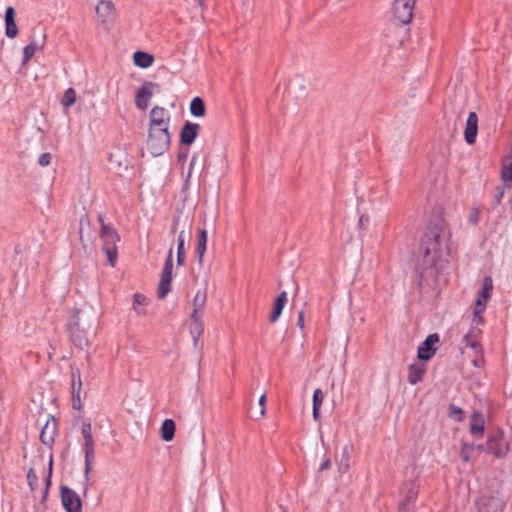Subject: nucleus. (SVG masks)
<instances>
[{
    "label": "nucleus",
    "mask_w": 512,
    "mask_h": 512,
    "mask_svg": "<svg viewBox=\"0 0 512 512\" xmlns=\"http://www.w3.org/2000/svg\"><path fill=\"white\" fill-rule=\"evenodd\" d=\"M178 223H179V218H174L173 219V223H172V226H171V233H176L177 231V228H178Z\"/></svg>",
    "instance_id": "nucleus-54"
},
{
    "label": "nucleus",
    "mask_w": 512,
    "mask_h": 512,
    "mask_svg": "<svg viewBox=\"0 0 512 512\" xmlns=\"http://www.w3.org/2000/svg\"><path fill=\"white\" fill-rule=\"evenodd\" d=\"M286 303H287V293L285 291H282L277 296V298L275 299V302L273 304V308H272L271 314L269 316L270 322L274 323L279 319Z\"/></svg>",
    "instance_id": "nucleus-23"
},
{
    "label": "nucleus",
    "mask_w": 512,
    "mask_h": 512,
    "mask_svg": "<svg viewBox=\"0 0 512 512\" xmlns=\"http://www.w3.org/2000/svg\"><path fill=\"white\" fill-rule=\"evenodd\" d=\"M482 449L483 445L468 444L463 442L460 448V458L463 462H469L472 456V452L475 449Z\"/></svg>",
    "instance_id": "nucleus-31"
},
{
    "label": "nucleus",
    "mask_w": 512,
    "mask_h": 512,
    "mask_svg": "<svg viewBox=\"0 0 512 512\" xmlns=\"http://www.w3.org/2000/svg\"><path fill=\"white\" fill-rule=\"evenodd\" d=\"M51 475H52V459H50L48 473L45 479V495L48 493V488L51 484Z\"/></svg>",
    "instance_id": "nucleus-43"
},
{
    "label": "nucleus",
    "mask_w": 512,
    "mask_h": 512,
    "mask_svg": "<svg viewBox=\"0 0 512 512\" xmlns=\"http://www.w3.org/2000/svg\"><path fill=\"white\" fill-rule=\"evenodd\" d=\"M448 416L456 422H461L464 419V411L462 408L450 404L448 410Z\"/></svg>",
    "instance_id": "nucleus-36"
},
{
    "label": "nucleus",
    "mask_w": 512,
    "mask_h": 512,
    "mask_svg": "<svg viewBox=\"0 0 512 512\" xmlns=\"http://www.w3.org/2000/svg\"><path fill=\"white\" fill-rule=\"evenodd\" d=\"M205 112L206 107L204 100L199 96L194 97L190 102V113L194 117H203L205 115Z\"/></svg>",
    "instance_id": "nucleus-29"
},
{
    "label": "nucleus",
    "mask_w": 512,
    "mask_h": 512,
    "mask_svg": "<svg viewBox=\"0 0 512 512\" xmlns=\"http://www.w3.org/2000/svg\"><path fill=\"white\" fill-rule=\"evenodd\" d=\"M473 314H474L473 322L477 325L483 324V322H484L483 313L476 314V306H474Z\"/></svg>",
    "instance_id": "nucleus-46"
},
{
    "label": "nucleus",
    "mask_w": 512,
    "mask_h": 512,
    "mask_svg": "<svg viewBox=\"0 0 512 512\" xmlns=\"http://www.w3.org/2000/svg\"><path fill=\"white\" fill-rule=\"evenodd\" d=\"M76 102V91L74 88L70 87L65 90L64 95L61 99V104L64 108H69L73 106Z\"/></svg>",
    "instance_id": "nucleus-33"
},
{
    "label": "nucleus",
    "mask_w": 512,
    "mask_h": 512,
    "mask_svg": "<svg viewBox=\"0 0 512 512\" xmlns=\"http://www.w3.org/2000/svg\"><path fill=\"white\" fill-rule=\"evenodd\" d=\"M57 431V422L54 417L47 420L40 433V440L46 446H51L54 443Z\"/></svg>",
    "instance_id": "nucleus-17"
},
{
    "label": "nucleus",
    "mask_w": 512,
    "mask_h": 512,
    "mask_svg": "<svg viewBox=\"0 0 512 512\" xmlns=\"http://www.w3.org/2000/svg\"><path fill=\"white\" fill-rule=\"evenodd\" d=\"M486 453L494 455L496 458H504L509 451V443L501 429L488 435L487 441L483 448Z\"/></svg>",
    "instance_id": "nucleus-6"
},
{
    "label": "nucleus",
    "mask_w": 512,
    "mask_h": 512,
    "mask_svg": "<svg viewBox=\"0 0 512 512\" xmlns=\"http://www.w3.org/2000/svg\"><path fill=\"white\" fill-rule=\"evenodd\" d=\"M148 303L149 300L145 295L141 293H135L133 296L132 308L138 316H144L146 315L145 307L148 305Z\"/></svg>",
    "instance_id": "nucleus-26"
},
{
    "label": "nucleus",
    "mask_w": 512,
    "mask_h": 512,
    "mask_svg": "<svg viewBox=\"0 0 512 512\" xmlns=\"http://www.w3.org/2000/svg\"><path fill=\"white\" fill-rule=\"evenodd\" d=\"M320 409H321V407H314V406H312V415H313V419L315 421H319L320 420Z\"/></svg>",
    "instance_id": "nucleus-52"
},
{
    "label": "nucleus",
    "mask_w": 512,
    "mask_h": 512,
    "mask_svg": "<svg viewBox=\"0 0 512 512\" xmlns=\"http://www.w3.org/2000/svg\"><path fill=\"white\" fill-rule=\"evenodd\" d=\"M71 370V392L72 394H80L82 389V380L80 369L74 365L70 366Z\"/></svg>",
    "instance_id": "nucleus-27"
},
{
    "label": "nucleus",
    "mask_w": 512,
    "mask_h": 512,
    "mask_svg": "<svg viewBox=\"0 0 512 512\" xmlns=\"http://www.w3.org/2000/svg\"><path fill=\"white\" fill-rule=\"evenodd\" d=\"M478 512H502L504 502L501 498L490 494H483L476 500Z\"/></svg>",
    "instance_id": "nucleus-9"
},
{
    "label": "nucleus",
    "mask_w": 512,
    "mask_h": 512,
    "mask_svg": "<svg viewBox=\"0 0 512 512\" xmlns=\"http://www.w3.org/2000/svg\"><path fill=\"white\" fill-rule=\"evenodd\" d=\"M72 407L75 410H80L82 408L80 394H72Z\"/></svg>",
    "instance_id": "nucleus-44"
},
{
    "label": "nucleus",
    "mask_w": 512,
    "mask_h": 512,
    "mask_svg": "<svg viewBox=\"0 0 512 512\" xmlns=\"http://www.w3.org/2000/svg\"><path fill=\"white\" fill-rule=\"evenodd\" d=\"M176 430L175 422L172 419H165L161 426V437L168 442L174 438Z\"/></svg>",
    "instance_id": "nucleus-28"
},
{
    "label": "nucleus",
    "mask_w": 512,
    "mask_h": 512,
    "mask_svg": "<svg viewBox=\"0 0 512 512\" xmlns=\"http://www.w3.org/2000/svg\"><path fill=\"white\" fill-rule=\"evenodd\" d=\"M172 270H173V250L169 249L166 257L164 267L161 273V279L157 289V296L159 299H164L171 291L172 283Z\"/></svg>",
    "instance_id": "nucleus-7"
},
{
    "label": "nucleus",
    "mask_w": 512,
    "mask_h": 512,
    "mask_svg": "<svg viewBox=\"0 0 512 512\" xmlns=\"http://www.w3.org/2000/svg\"><path fill=\"white\" fill-rule=\"evenodd\" d=\"M16 12L12 6L6 8L4 21H5V35L8 38H15L18 34V27L15 22Z\"/></svg>",
    "instance_id": "nucleus-18"
},
{
    "label": "nucleus",
    "mask_w": 512,
    "mask_h": 512,
    "mask_svg": "<svg viewBox=\"0 0 512 512\" xmlns=\"http://www.w3.org/2000/svg\"><path fill=\"white\" fill-rule=\"evenodd\" d=\"M501 175L505 183H512V161L502 167Z\"/></svg>",
    "instance_id": "nucleus-37"
},
{
    "label": "nucleus",
    "mask_w": 512,
    "mask_h": 512,
    "mask_svg": "<svg viewBox=\"0 0 512 512\" xmlns=\"http://www.w3.org/2000/svg\"><path fill=\"white\" fill-rule=\"evenodd\" d=\"M440 341L437 333L430 334L418 347L417 358L421 361L430 360L437 351L435 345Z\"/></svg>",
    "instance_id": "nucleus-11"
},
{
    "label": "nucleus",
    "mask_w": 512,
    "mask_h": 512,
    "mask_svg": "<svg viewBox=\"0 0 512 512\" xmlns=\"http://www.w3.org/2000/svg\"><path fill=\"white\" fill-rule=\"evenodd\" d=\"M149 120V127H169L170 114L165 108L155 106L150 111Z\"/></svg>",
    "instance_id": "nucleus-14"
},
{
    "label": "nucleus",
    "mask_w": 512,
    "mask_h": 512,
    "mask_svg": "<svg viewBox=\"0 0 512 512\" xmlns=\"http://www.w3.org/2000/svg\"><path fill=\"white\" fill-rule=\"evenodd\" d=\"M426 365L422 363H413L408 366L407 381L411 385H415L422 381L426 373Z\"/></svg>",
    "instance_id": "nucleus-19"
},
{
    "label": "nucleus",
    "mask_w": 512,
    "mask_h": 512,
    "mask_svg": "<svg viewBox=\"0 0 512 512\" xmlns=\"http://www.w3.org/2000/svg\"><path fill=\"white\" fill-rule=\"evenodd\" d=\"M418 496V489L411 485V487L407 490L406 495L399 505V512H408L415 508L414 503Z\"/></svg>",
    "instance_id": "nucleus-22"
},
{
    "label": "nucleus",
    "mask_w": 512,
    "mask_h": 512,
    "mask_svg": "<svg viewBox=\"0 0 512 512\" xmlns=\"http://www.w3.org/2000/svg\"><path fill=\"white\" fill-rule=\"evenodd\" d=\"M369 224V217L367 215H361L359 218V226L362 229H366Z\"/></svg>",
    "instance_id": "nucleus-48"
},
{
    "label": "nucleus",
    "mask_w": 512,
    "mask_h": 512,
    "mask_svg": "<svg viewBox=\"0 0 512 512\" xmlns=\"http://www.w3.org/2000/svg\"><path fill=\"white\" fill-rule=\"evenodd\" d=\"M133 61L134 64L140 68H148L150 67L154 62V57L152 54L143 52V51H136L133 54Z\"/></svg>",
    "instance_id": "nucleus-25"
},
{
    "label": "nucleus",
    "mask_w": 512,
    "mask_h": 512,
    "mask_svg": "<svg viewBox=\"0 0 512 512\" xmlns=\"http://www.w3.org/2000/svg\"><path fill=\"white\" fill-rule=\"evenodd\" d=\"M85 224L88 225V226L90 224V221H89L87 216L81 217V219H80L79 234H80L81 241H83V229H84V225Z\"/></svg>",
    "instance_id": "nucleus-45"
},
{
    "label": "nucleus",
    "mask_w": 512,
    "mask_h": 512,
    "mask_svg": "<svg viewBox=\"0 0 512 512\" xmlns=\"http://www.w3.org/2000/svg\"><path fill=\"white\" fill-rule=\"evenodd\" d=\"M170 143L169 127H149L147 147L153 156L164 154Z\"/></svg>",
    "instance_id": "nucleus-3"
},
{
    "label": "nucleus",
    "mask_w": 512,
    "mask_h": 512,
    "mask_svg": "<svg viewBox=\"0 0 512 512\" xmlns=\"http://www.w3.org/2000/svg\"><path fill=\"white\" fill-rule=\"evenodd\" d=\"M61 501L66 512L81 511V499L79 495L67 486L61 487Z\"/></svg>",
    "instance_id": "nucleus-12"
},
{
    "label": "nucleus",
    "mask_w": 512,
    "mask_h": 512,
    "mask_svg": "<svg viewBox=\"0 0 512 512\" xmlns=\"http://www.w3.org/2000/svg\"><path fill=\"white\" fill-rule=\"evenodd\" d=\"M114 13V5L110 0H101L96 6L98 20L104 24Z\"/></svg>",
    "instance_id": "nucleus-21"
},
{
    "label": "nucleus",
    "mask_w": 512,
    "mask_h": 512,
    "mask_svg": "<svg viewBox=\"0 0 512 512\" xmlns=\"http://www.w3.org/2000/svg\"><path fill=\"white\" fill-rule=\"evenodd\" d=\"M27 481H28V484H29L31 490H34V487L38 482V477L33 468L29 469V471L27 473Z\"/></svg>",
    "instance_id": "nucleus-41"
},
{
    "label": "nucleus",
    "mask_w": 512,
    "mask_h": 512,
    "mask_svg": "<svg viewBox=\"0 0 512 512\" xmlns=\"http://www.w3.org/2000/svg\"><path fill=\"white\" fill-rule=\"evenodd\" d=\"M46 35H43V41L41 44L37 43L35 40L30 41L28 45H26L23 49V58L22 65L27 64L30 59L34 56L38 49H42L45 44Z\"/></svg>",
    "instance_id": "nucleus-24"
},
{
    "label": "nucleus",
    "mask_w": 512,
    "mask_h": 512,
    "mask_svg": "<svg viewBox=\"0 0 512 512\" xmlns=\"http://www.w3.org/2000/svg\"><path fill=\"white\" fill-rule=\"evenodd\" d=\"M51 159L52 156L50 153H42L38 158V164L43 167L48 166L51 163Z\"/></svg>",
    "instance_id": "nucleus-42"
},
{
    "label": "nucleus",
    "mask_w": 512,
    "mask_h": 512,
    "mask_svg": "<svg viewBox=\"0 0 512 512\" xmlns=\"http://www.w3.org/2000/svg\"><path fill=\"white\" fill-rule=\"evenodd\" d=\"M472 333L473 331H470L464 336L463 343H465L466 346H469L472 349L477 350L480 347V344L476 340L471 339Z\"/></svg>",
    "instance_id": "nucleus-40"
},
{
    "label": "nucleus",
    "mask_w": 512,
    "mask_h": 512,
    "mask_svg": "<svg viewBox=\"0 0 512 512\" xmlns=\"http://www.w3.org/2000/svg\"><path fill=\"white\" fill-rule=\"evenodd\" d=\"M265 403H266V395L263 394L259 398V405L262 407L261 412H260L262 416L265 414Z\"/></svg>",
    "instance_id": "nucleus-51"
},
{
    "label": "nucleus",
    "mask_w": 512,
    "mask_h": 512,
    "mask_svg": "<svg viewBox=\"0 0 512 512\" xmlns=\"http://www.w3.org/2000/svg\"><path fill=\"white\" fill-rule=\"evenodd\" d=\"M207 300L206 290H198L193 299V309L200 310L204 308Z\"/></svg>",
    "instance_id": "nucleus-35"
},
{
    "label": "nucleus",
    "mask_w": 512,
    "mask_h": 512,
    "mask_svg": "<svg viewBox=\"0 0 512 512\" xmlns=\"http://www.w3.org/2000/svg\"><path fill=\"white\" fill-rule=\"evenodd\" d=\"M324 395L320 388L315 389L312 398V406L321 407L323 403Z\"/></svg>",
    "instance_id": "nucleus-38"
},
{
    "label": "nucleus",
    "mask_w": 512,
    "mask_h": 512,
    "mask_svg": "<svg viewBox=\"0 0 512 512\" xmlns=\"http://www.w3.org/2000/svg\"><path fill=\"white\" fill-rule=\"evenodd\" d=\"M348 468H349V454H348L347 448H344L342 460L339 465V471L341 473H345L348 470Z\"/></svg>",
    "instance_id": "nucleus-39"
},
{
    "label": "nucleus",
    "mask_w": 512,
    "mask_h": 512,
    "mask_svg": "<svg viewBox=\"0 0 512 512\" xmlns=\"http://www.w3.org/2000/svg\"><path fill=\"white\" fill-rule=\"evenodd\" d=\"M201 311L200 310H194L192 311L191 315H190V318H191V322H195V321H202L201 319Z\"/></svg>",
    "instance_id": "nucleus-49"
},
{
    "label": "nucleus",
    "mask_w": 512,
    "mask_h": 512,
    "mask_svg": "<svg viewBox=\"0 0 512 512\" xmlns=\"http://www.w3.org/2000/svg\"><path fill=\"white\" fill-rule=\"evenodd\" d=\"M83 437L82 451L84 453V472L87 476L92 470V464L95 461V442L92 435L91 422H83L81 427Z\"/></svg>",
    "instance_id": "nucleus-5"
},
{
    "label": "nucleus",
    "mask_w": 512,
    "mask_h": 512,
    "mask_svg": "<svg viewBox=\"0 0 512 512\" xmlns=\"http://www.w3.org/2000/svg\"><path fill=\"white\" fill-rule=\"evenodd\" d=\"M331 467V459L330 457H325V459L323 460V462L321 463L320 467H319V471H324V470H327Z\"/></svg>",
    "instance_id": "nucleus-47"
},
{
    "label": "nucleus",
    "mask_w": 512,
    "mask_h": 512,
    "mask_svg": "<svg viewBox=\"0 0 512 512\" xmlns=\"http://www.w3.org/2000/svg\"><path fill=\"white\" fill-rule=\"evenodd\" d=\"M451 232L442 218L431 221L420 238L416 275L420 287L432 286L448 264Z\"/></svg>",
    "instance_id": "nucleus-1"
},
{
    "label": "nucleus",
    "mask_w": 512,
    "mask_h": 512,
    "mask_svg": "<svg viewBox=\"0 0 512 512\" xmlns=\"http://www.w3.org/2000/svg\"><path fill=\"white\" fill-rule=\"evenodd\" d=\"M200 131V125L186 121L180 131V143L182 145H191L197 138Z\"/></svg>",
    "instance_id": "nucleus-15"
},
{
    "label": "nucleus",
    "mask_w": 512,
    "mask_h": 512,
    "mask_svg": "<svg viewBox=\"0 0 512 512\" xmlns=\"http://www.w3.org/2000/svg\"><path fill=\"white\" fill-rule=\"evenodd\" d=\"M493 291V279L491 276H485L482 282V287L478 292L475 302L476 314L484 313L486 310L487 302L490 300Z\"/></svg>",
    "instance_id": "nucleus-10"
},
{
    "label": "nucleus",
    "mask_w": 512,
    "mask_h": 512,
    "mask_svg": "<svg viewBox=\"0 0 512 512\" xmlns=\"http://www.w3.org/2000/svg\"><path fill=\"white\" fill-rule=\"evenodd\" d=\"M177 242V265L182 266L186 258L184 231L179 233Z\"/></svg>",
    "instance_id": "nucleus-32"
},
{
    "label": "nucleus",
    "mask_w": 512,
    "mask_h": 512,
    "mask_svg": "<svg viewBox=\"0 0 512 512\" xmlns=\"http://www.w3.org/2000/svg\"><path fill=\"white\" fill-rule=\"evenodd\" d=\"M158 87V84L153 82H144L142 86L138 89L135 104L137 108L140 110H145L150 102L151 97L153 96V88Z\"/></svg>",
    "instance_id": "nucleus-13"
},
{
    "label": "nucleus",
    "mask_w": 512,
    "mask_h": 512,
    "mask_svg": "<svg viewBox=\"0 0 512 512\" xmlns=\"http://www.w3.org/2000/svg\"><path fill=\"white\" fill-rule=\"evenodd\" d=\"M189 330H190V334L194 341V346H197L198 340L204 330L203 322L202 321L191 322Z\"/></svg>",
    "instance_id": "nucleus-34"
},
{
    "label": "nucleus",
    "mask_w": 512,
    "mask_h": 512,
    "mask_svg": "<svg viewBox=\"0 0 512 512\" xmlns=\"http://www.w3.org/2000/svg\"><path fill=\"white\" fill-rule=\"evenodd\" d=\"M98 222H99V224L101 226V229H103V226H109L108 224L105 223L104 217H103L102 214L98 215Z\"/></svg>",
    "instance_id": "nucleus-56"
},
{
    "label": "nucleus",
    "mask_w": 512,
    "mask_h": 512,
    "mask_svg": "<svg viewBox=\"0 0 512 512\" xmlns=\"http://www.w3.org/2000/svg\"><path fill=\"white\" fill-rule=\"evenodd\" d=\"M187 155H188V149H186V151L184 153L179 152V155H178L179 161H185L187 158Z\"/></svg>",
    "instance_id": "nucleus-55"
},
{
    "label": "nucleus",
    "mask_w": 512,
    "mask_h": 512,
    "mask_svg": "<svg viewBox=\"0 0 512 512\" xmlns=\"http://www.w3.org/2000/svg\"><path fill=\"white\" fill-rule=\"evenodd\" d=\"M416 0H394L393 15L398 23L405 25L411 22Z\"/></svg>",
    "instance_id": "nucleus-8"
},
{
    "label": "nucleus",
    "mask_w": 512,
    "mask_h": 512,
    "mask_svg": "<svg viewBox=\"0 0 512 512\" xmlns=\"http://www.w3.org/2000/svg\"><path fill=\"white\" fill-rule=\"evenodd\" d=\"M194 1L198 4L199 7H201V8L204 7L205 0H194Z\"/></svg>",
    "instance_id": "nucleus-58"
},
{
    "label": "nucleus",
    "mask_w": 512,
    "mask_h": 512,
    "mask_svg": "<svg viewBox=\"0 0 512 512\" xmlns=\"http://www.w3.org/2000/svg\"><path fill=\"white\" fill-rule=\"evenodd\" d=\"M196 158H197V154H194L191 161H190V169L193 168L194 164H195V161H196Z\"/></svg>",
    "instance_id": "nucleus-57"
},
{
    "label": "nucleus",
    "mask_w": 512,
    "mask_h": 512,
    "mask_svg": "<svg viewBox=\"0 0 512 512\" xmlns=\"http://www.w3.org/2000/svg\"><path fill=\"white\" fill-rule=\"evenodd\" d=\"M484 429H485V419H484L482 413H480L478 411H474L471 414V419H470V427H469L470 433L474 437L479 438L483 435Z\"/></svg>",
    "instance_id": "nucleus-20"
},
{
    "label": "nucleus",
    "mask_w": 512,
    "mask_h": 512,
    "mask_svg": "<svg viewBox=\"0 0 512 512\" xmlns=\"http://www.w3.org/2000/svg\"><path fill=\"white\" fill-rule=\"evenodd\" d=\"M478 133V116L475 112H470L467 121L466 127L464 131V138L467 144L472 145L476 141V136Z\"/></svg>",
    "instance_id": "nucleus-16"
},
{
    "label": "nucleus",
    "mask_w": 512,
    "mask_h": 512,
    "mask_svg": "<svg viewBox=\"0 0 512 512\" xmlns=\"http://www.w3.org/2000/svg\"><path fill=\"white\" fill-rule=\"evenodd\" d=\"M91 327V321L85 312L73 310L67 323L69 335L73 344L83 349L88 345L87 332Z\"/></svg>",
    "instance_id": "nucleus-2"
},
{
    "label": "nucleus",
    "mask_w": 512,
    "mask_h": 512,
    "mask_svg": "<svg viewBox=\"0 0 512 512\" xmlns=\"http://www.w3.org/2000/svg\"><path fill=\"white\" fill-rule=\"evenodd\" d=\"M297 326L300 329L304 328V312L303 311H300L298 314Z\"/></svg>",
    "instance_id": "nucleus-53"
},
{
    "label": "nucleus",
    "mask_w": 512,
    "mask_h": 512,
    "mask_svg": "<svg viewBox=\"0 0 512 512\" xmlns=\"http://www.w3.org/2000/svg\"><path fill=\"white\" fill-rule=\"evenodd\" d=\"M504 193H505L504 188H502V187H498V188H497V193H496V195H495V198H496V204H499V203H500V201H501L502 197L504 196Z\"/></svg>",
    "instance_id": "nucleus-50"
},
{
    "label": "nucleus",
    "mask_w": 512,
    "mask_h": 512,
    "mask_svg": "<svg viewBox=\"0 0 512 512\" xmlns=\"http://www.w3.org/2000/svg\"><path fill=\"white\" fill-rule=\"evenodd\" d=\"M207 248V231L205 229L199 230L198 243L196 253L198 254L199 262L202 263L203 256Z\"/></svg>",
    "instance_id": "nucleus-30"
},
{
    "label": "nucleus",
    "mask_w": 512,
    "mask_h": 512,
    "mask_svg": "<svg viewBox=\"0 0 512 512\" xmlns=\"http://www.w3.org/2000/svg\"><path fill=\"white\" fill-rule=\"evenodd\" d=\"M100 239L102 250L107 255L109 264L114 267L118 258L117 242L120 241V236L112 226H103L100 229Z\"/></svg>",
    "instance_id": "nucleus-4"
}]
</instances>
